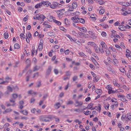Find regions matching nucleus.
Segmentation results:
<instances>
[{
  "mask_svg": "<svg viewBox=\"0 0 131 131\" xmlns=\"http://www.w3.org/2000/svg\"><path fill=\"white\" fill-rule=\"evenodd\" d=\"M107 47L105 43L103 41L101 42L99 45V51L101 53H103L104 51H106Z\"/></svg>",
  "mask_w": 131,
  "mask_h": 131,
  "instance_id": "nucleus-1",
  "label": "nucleus"
},
{
  "mask_svg": "<svg viewBox=\"0 0 131 131\" xmlns=\"http://www.w3.org/2000/svg\"><path fill=\"white\" fill-rule=\"evenodd\" d=\"M52 118L51 115H49L47 117L41 116L40 117V120L41 121H44L45 122H48L50 121V119Z\"/></svg>",
  "mask_w": 131,
  "mask_h": 131,
  "instance_id": "nucleus-2",
  "label": "nucleus"
},
{
  "mask_svg": "<svg viewBox=\"0 0 131 131\" xmlns=\"http://www.w3.org/2000/svg\"><path fill=\"white\" fill-rule=\"evenodd\" d=\"M121 13L122 15L123 16H126L128 14L131 13V11L129 10H127L124 8H123L121 10Z\"/></svg>",
  "mask_w": 131,
  "mask_h": 131,
  "instance_id": "nucleus-3",
  "label": "nucleus"
},
{
  "mask_svg": "<svg viewBox=\"0 0 131 131\" xmlns=\"http://www.w3.org/2000/svg\"><path fill=\"white\" fill-rule=\"evenodd\" d=\"M61 4L56 2H53L51 5H50V7L52 9H55L57 7H58L60 6L59 5Z\"/></svg>",
  "mask_w": 131,
  "mask_h": 131,
  "instance_id": "nucleus-4",
  "label": "nucleus"
},
{
  "mask_svg": "<svg viewBox=\"0 0 131 131\" xmlns=\"http://www.w3.org/2000/svg\"><path fill=\"white\" fill-rule=\"evenodd\" d=\"M78 34L81 37H83L84 38H88L89 37V35L84 33L81 32H79Z\"/></svg>",
  "mask_w": 131,
  "mask_h": 131,
  "instance_id": "nucleus-5",
  "label": "nucleus"
},
{
  "mask_svg": "<svg viewBox=\"0 0 131 131\" xmlns=\"http://www.w3.org/2000/svg\"><path fill=\"white\" fill-rule=\"evenodd\" d=\"M83 104V102L76 100L75 101L74 105L76 107H79L82 105Z\"/></svg>",
  "mask_w": 131,
  "mask_h": 131,
  "instance_id": "nucleus-6",
  "label": "nucleus"
},
{
  "mask_svg": "<svg viewBox=\"0 0 131 131\" xmlns=\"http://www.w3.org/2000/svg\"><path fill=\"white\" fill-rule=\"evenodd\" d=\"M37 17H38V20H39L40 19H44L46 18L45 16L42 14H37Z\"/></svg>",
  "mask_w": 131,
  "mask_h": 131,
  "instance_id": "nucleus-7",
  "label": "nucleus"
},
{
  "mask_svg": "<svg viewBox=\"0 0 131 131\" xmlns=\"http://www.w3.org/2000/svg\"><path fill=\"white\" fill-rule=\"evenodd\" d=\"M106 64L108 65L107 69L108 71L110 72H113V70L111 65L108 63H107Z\"/></svg>",
  "mask_w": 131,
  "mask_h": 131,
  "instance_id": "nucleus-8",
  "label": "nucleus"
},
{
  "mask_svg": "<svg viewBox=\"0 0 131 131\" xmlns=\"http://www.w3.org/2000/svg\"><path fill=\"white\" fill-rule=\"evenodd\" d=\"M32 73V71L31 70H29L28 72L27 73L29 74L26 77V81H28L29 79V78L31 76V74Z\"/></svg>",
  "mask_w": 131,
  "mask_h": 131,
  "instance_id": "nucleus-9",
  "label": "nucleus"
},
{
  "mask_svg": "<svg viewBox=\"0 0 131 131\" xmlns=\"http://www.w3.org/2000/svg\"><path fill=\"white\" fill-rule=\"evenodd\" d=\"M43 5L44 6L47 7L48 6H50L51 4V3L48 1H42Z\"/></svg>",
  "mask_w": 131,
  "mask_h": 131,
  "instance_id": "nucleus-10",
  "label": "nucleus"
},
{
  "mask_svg": "<svg viewBox=\"0 0 131 131\" xmlns=\"http://www.w3.org/2000/svg\"><path fill=\"white\" fill-rule=\"evenodd\" d=\"M79 17L76 16H74L73 17H72L71 18V20H72L73 22L74 23H78L79 22V21L78 20Z\"/></svg>",
  "mask_w": 131,
  "mask_h": 131,
  "instance_id": "nucleus-11",
  "label": "nucleus"
},
{
  "mask_svg": "<svg viewBox=\"0 0 131 131\" xmlns=\"http://www.w3.org/2000/svg\"><path fill=\"white\" fill-rule=\"evenodd\" d=\"M93 105V104L92 103H90L88 106L85 108H84L83 109V110H85L86 109H91Z\"/></svg>",
  "mask_w": 131,
  "mask_h": 131,
  "instance_id": "nucleus-12",
  "label": "nucleus"
},
{
  "mask_svg": "<svg viewBox=\"0 0 131 131\" xmlns=\"http://www.w3.org/2000/svg\"><path fill=\"white\" fill-rule=\"evenodd\" d=\"M95 110H97L99 111V113L100 112L101 110V105L100 104H98L97 106H96L95 107Z\"/></svg>",
  "mask_w": 131,
  "mask_h": 131,
  "instance_id": "nucleus-13",
  "label": "nucleus"
},
{
  "mask_svg": "<svg viewBox=\"0 0 131 131\" xmlns=\"http://www.w3.org/2000/svg\"><path fill=\"white\" fill-rule=\"evenodd\" d=\"M78 29L80 31H82L83 32L86 33L87 31V30L85 27H83L82 28L80 27H78Z\"/></svg>",
  "mask_w": 131,
  "mask_h": 131,
  "instance_id": "nucleus-14",
  "label": "nucleus"
},
{
  "mask_svg": "<svg viewBox=\"0 0 131 131\" xmlns=\"http://www.w3.org/2000/svg\"><path fill=\"white\" fill-rule=\"evenodd\" d=\"M52 18L53 19V22L56 24L58 25H61V23L59 21H57L56 19H54L55 18L54 17H52Z\"/></svg>",
  "mask_w": 131,
  "mask_h": 131,
  "instance_id": "nucleus-15",
  "label": "nucleus"
},
{
  "mask_svg": "<svg viewBox=\"0 0 131 131\" xmlns=\"http://www.w3.org/2000/svg\"><path fill=\"white\" fill-rule=\"evenodd\" d=\"M99 8L100 9L99 12V14L101 15L103 14L105 12V10L103 8L102 6H100Z\"/></svg>",
  "mask_w": 131,
  "mask_h": 131,
  "instance_id": "nucleus-16",
  "label": "nucleus"
},
{
  "mask_svg": "<svg viewBox=\"0 0 131 131\" xmlns=\"http://www.w3.org/2000/svg\"><path fill=\"white\" fill-rule=\"evenodd\" d=\"M51 69L52 68L51 67L49 66L48 67V69L47 70L46 72L47 75H48L50 74L51 72Z\"/></svg>",
  "mask_w": 131,
  "mask_h": 131,
  "instance_id": "nucleus-17",
  "label": "nucleus"
},
{
  "mask_svg": "<svg viewBox=\"0 0 131 131\" xmlns=\"http://www.w3.org/2000/svg\"><path fill=\"white\" fill-rule=\"evenodd\" d=\"M74 111L78 113H82L83 112V109L81 108L74 109L73 110Z\"/></svg>",
  "mask_w": 131,
  "mask_h": 131,
  "instance_id": "nucleus-18",
  "label": "nucleus"
},
{
  "mask_svg": "<svg viewBox=\"0 0 131 131\" xmlns=\"http://www.w3.org/2000/svg\"><path fill=\"white\" fill-rule=\"evenodd\" d=\"M12 111V110L10 108H9L7 109L5 111L3 112V113L4 114L7 113H8L11 112Z\"/></svg>",
  "mask_w": 131,
  "mask_h": 131,
  "instance_id": "nucleus-19",
  "label": "nucleus"
},
{
  "mask_svg": "<svg viewBox=\"0 0 131 131\" xmlns=\"http://www.w3.org/2000/svg\"><path fill=\"white\" fill-rule=\"evenodd\" d=\"M85 50L86 52H88L90 54H91L92 53V51L90 48L88 47H85Z\"/></svg>",
  "mask_w": 131,
  "mask_h": 131,
  "instance_id": "nucleus-20",
  "label": "nucleus"
},
{
  "mask_svg": "<svg viewBox=\"0 0 131 131\" xmlns=\"http://www.w3.org/2000/svg\"><path fill=\"white\" fill-rule=\"evenodd\" d=\"M118 28L120 30L122 31L125 30V26L122 25L119 26Z\"/></svg>",
  "mask_w": 131,
  "mask_h": 131,
  "instance_id": "nucleus-21",
  "label": "nucleus"
},
{
  "mask_svg": "<svg viewBox=\"0 0 131 131\" xmlns=\"http://www.w3.org/2000/svg\"><path fill=\"white\" fill-rule=\"evenodd\" d=\"M113 83L115 86H117L118 87H119L120 86V85L118 84L117 83V82L115 80H113Z\"/></svg>",
  "mask_w": 131,
  "mask_h": 131,
  "instance_id": "nucleus-22",
  "label": "nucleus"
},
{
  "mask_svg": "<svg viewBox=\"0 0 131 131\" xmlns=\"http://www.w3.org/2000/svg\"><path fill=\"white\" fill-rule=\"evenodd\" d=\"M54 106L55 108L57 109L60 107L61 106V105L59 103H57L54 105Z\"/></svg>",
  "mask_w": 131,
  "mask_h": 131,
  "instance_id": "nucleus-23",
  "label": "nucleus"
},
{
  "mask_svg": "<svg viewBox=\"0 0 131 131\" xmlns=\"http://www.w3.org/2000/svg\"><path fill=\"white\" fill-rule=\"evenodd\" d=\"M43 44L42 43L40 42L38 48L39 50L40 51H41L42 49Z\"/></svg>",
  "mask_w": 131,
  "mask_h": 131,
  "instance_id": "nucleus-24",
  "label": "nucleus"
},
{
  "mask_svg": "<svg viewBox=\"0 0 131 131\" xmlns=\"http://www.w3.org/2000/svg\"><path fill=\"white\" fill-rule=\"evenodd\" d=\"M20 112L22 113L24 115H27L28 114V112L26 110H23L20 111Z\"/></svg>",
  "mask_w": 131,
  "mask_h": 131,
  "instance_id": "nucleus-25",
  "label": "nucleus"
},
{
  "mask_svg": "<svg viewBox=\"0 0 131 131\" xmlns=\"http://www.w3.org/2000/svg\"><path fill=\"white\" fill-rule=\"evenodd\" d=\"M78 54L80 56L83 57L85 58L87 57L84 53L82 52H79Z\"/></svg>",
  "mask_w": 131,
  "mask_h": 131,
  "instance_id": "nucleus-26",
  "label": "nucleus"
},
{
  "mask_svg": "<svg viewBox=\"0 0 131 131\" xmlns=\"http://www.w3.org/2000/svg\"><path fill=\"white\" fill-rule=\"evenodd\" d=\"M88 45H90L92 46H94L96 45L95 43L93 42H88Z\"/></svg>",
  "mask_w": 131,
  "mask_h": 131,
  "instance_id": "nucleus-27",
  "label": "nucleus"
},
{
  "mask_svg": "<svg viewBox=\"0 0 131 131\" xmlns=\"http://www.w3.org/2000/svg\"><path fill=\"white\" fill-rule=\"evenodd\" d=\"M94 49L96 52L97 53H99V48L97 46H96V45L94 46Z\"/></svg>",
  "mask_w": 131,
  "mask_h": 131,
  "instance_id": "nucleus-28",
  "label": "nucleus"
},
{
  "mask_svg": "<svg viewBox=\"0 0 131 131\" xmlns=\"http://www.w3.org/2000/svg\"><path fill=\"white\" fill-rule=\"evenodd\" d=\"M77 6V3L76 2H73L72 4V7L74 8H76Z\"/></svg>",
  "mask_w": 131,
  "mask_h": 131,
  "instance_id": "nucleus-29",
  "label": "nucleus"
},
{
  "mask_svg": "<svg viewBox=\"0 0 131 131\" xmlns=\"http://www.w3.org/2000/svg\"><path fill=\"white\" fill-rule=\"evenodd\" d=\"M78 20L80 23H82V24H84L85 22V20L83 18H80L79 17Z\"/></svg>",
  "mask_w": 131,
  "mask_h": 131,
  "instance_id": "nucleus-30",
  "label": "nucleus"
},
{
  "mask_svg": "<svg viewBox=\"0 0 131 131\" xmlns=\"http://www.w3.org/2000/svg\"><path fill=\"white\" fill-rule=\"evenodd\" d=\"M26 63L27 64V65L26 67V68H27L28 67L30 64V61L29 59H27V60H26Z\"/></svg>",
  "mask_w": 131,
  "mask_h": 131,
  "instance_id": "nucleus-31",
  "label": "nucleus"
},
{
  "mask_svg": "<svg viewBox=\"0 0 131 131\" xmlns=\"http://www.w3.org/2000/svg\"><path fill=\"white\" fill-rule=\"evenodd\" d=\"M8 82L7 81H3V79L0 78V84H4L5 83Z\"/></svg>",
  "mask_w": 131,
  "mask_h": 131,
  "instance_id": "nucleus-32",
  "label": "nucleus"
},
{
  "mask_svg": "<svg viewBox=\"0 0 131 131\" xmlns=\"http://www.w3.org/2000/svg\"><path fill=\"white\" fill-rule=\"evenodd\" d=\"M40 68V67H38L37 66H36L34 68L33 71L35 72L38 71Z\"/></svg>",
  "mask_w": 131,
  "mask_h": 131,
  "instance_id": "nucleus-33",
  "label": "nucleus"
},
{
  "mask_svg": "<svg viewBox=\"0 0 131 131\" xmlns=\"http://www.w3.org/2000/svg\"><path fill=\"white\" fill-rule=\"evenodd\" d=\"M39 76V73L37 72L36 73H34L33 74V76L32 77V78H34L36 77L38 78Z\"/></svg>",
  "mask_w": 131,
  "mask_h": 131,
  "instance_id": "nucleus-34",
  "label": "nucleus"
},
{
  "mask_svg": "<svg viewBox=\"0 0 131 131\" xmlns=\"http://www.w3.org/2000/svg\"><path fill=\"white\" fill-rule=\"evenodd\" d=\"M73 41H74L75 43H77L78 45H79L81 44V42L76 39H74L73 40Z\"/></svg>",
  "mask_w": 131,
  "mask_h": 131,
  "instance_id": "nucleus-35",
  "label": "nucleus"
},
{
  "mask_svg": "<svg viewBox=\"0 0 131 131\" xmlns=\"http://www.w3.org/2000/svg\"><path fill=\"white\" fill-rule=\"evenodd\" d=\"M99 25H100L104 27L103 28L105 29H106L107 28V27H108V26L106 25L105 24H101Z\"/></svg>",
  "mask_w": 131,
  "mask_h": 131,
  "instance_id": "nucleus-36",
  "label": "nucleus"
},
{
  "mask_svg": "<svg viewBox=\"0 0 131 131\" xmlns=\"http://www.w3.org/2000/svg\"><path fill=\"white\" fill-rule=\"evenodd\" d=\"M127 51H128L130 52V51L128 49H126V52L127 53L126 54V57L127 58H128V57L130 56V54L129 52H127Z\"/></svg>",
  "mask_w": 131,
  "mask_h": 131,
  "instance_id": "nucleus-37",
  "label": "nucleus"
},
{
  "mask_svg": "<svg viewBox=\"0 0 131 131\" xmlns=\"http://www.w3.org/2000/svg\"><path fill=\"white\" fill-rule=\"evenodd\" d=\"M48 35L50 36H54L55 33L52 32H50L48 33Z\"/></svg>",
  "mask_w": 131,
  "mask_h": 131,
  "instance_id": "nucleus-38",
  "label": "nucleus"
},
{
  "mask_svg": "<svg viewBox=\"0 0 131 131\" xmlns=\"http://www.w3.org/2000/svg\"><path fill=\"white\" fill-rule=\"evenodd\" d=\"M14 47L15 49H18L20 48V46L18 44L16 43L14 45Z\"/></svg>",
  "mask_w": 131,
  "mask_h": 131,
  "instance_id": "nucleus-39",
  "label": "nucleus"
},
{
  "mask_svg": "<svg viewBox=\"0 0 131 131\" xmlns=\"http://www.w3.org/2000/svg\"><path fill=\"white\" fill-rule=\"evenodd\" d=\"M96 92L98 95H101L102 93V91L101 90H97L96 91Z\"/></svg>",
  "mask_w": 131,
  "mask_h": 131,
  "instance_id": "nucleus-40",
  "label": "nucleus"
},
{
  "mask_svg": "<svg viewBox=\"0 0 131 131\" xmlns=\"http://www.w3.org/2000/svg\"><path fill=\"white\" fill-rule=\"evenodd\" d=\"M112 89H110L108 91V93L109 94H113L114 93V91L112 90Z\"/></svg>",
  "mask_w": 131,
  "mask_h": 131,
  "instance_id": "nucleus-41",
  "label": "nucleus"
},
{
  "mask_svg": "<svg viewBox=\"0 0 131 131\" xmlns=\"http://www.w3.org/2000/svg\"><path fill=\"white\" fill-rule=\"evenodd\" d=\"M4 38L5 39H7L8 37V33L5 32L4 34Z\"/></svg>",
  "mask_w": 131,
  "mask_h": 131,
  "instance_id": "nucleus-42",
  "label": "nucleus"
},
{
  "mask_svg": "<svg viewBox=\"0 0 131 131\" xmlns=\"http://www.w3.org/2000/svg\"><path fill=\"white\" fill-rule=\"evenodd\" d=\"M78 79V76L77 75L74 76L72 78V80L73 81H75L77 80Z\"/></svg>",
  "mask_w": 131,
  "mask_h": 131,
  "instance_id": "nucleus-43",
  "label": "nucleus"
},
{
  "mask_svg": "<svg viewBox=\"0 0 131 131\" xmlns=\"http://www.w3.org/2000/svg\"><path fill=\"white\" fill-rule=\"evenodd\" d=\"M83 112L84 113V114L86 115H89L91 113V112L88 111H87L86 112L84 111Z\"/></svg>",
  "mask_w": 131,
  "mask_h": 131,
  "instance_id": "nucleus-44",
  "label": "nucleus"
},
{
  "mask_svg": "<svg viewBox=\"0 0 131 131\" xmlns=\"http://www.w3.org/2000/svg\"><path fill=\"white\" fill-rule=\"evenodd\" d=\"M41 81H38L37 83V87L39 88L40 86L41 85Z\"/></svg>",
  "mask_w": 131,
  "mask_h": 131,
  "instance_id": "nucleus-45",
  "label": "nucleus"
},
{
  "mask_svg": "<svg viewBox=\"0 0 131 131\" xmlns=\"http://www.w3.org/2000/svg\"><path fill=\"white\" fill-rule=\"evenodd\" d=\"M7 90L10 92H12L13 91V88H12L9 86H8L7 87Z\"/></svg>",
  "mask_w": 131,
  "mask_h": 131,
  "instance_id": "nucleus-46",
  "label": "nucleus"
},
{
  "mask_svg": "<svg viewBox=\"0 0 131 131\" xmlns=\"http://www.w3.org/2000/svg\"><path fill=\"white\" fill-rule=\"evenodd\" d=\"M20 38L22 39H23L25 38V35L23 34H20Z\"/></svg>",
  "mask_w": 131,
  "mask_h": 131,
  "instance_id": "nucleus-47",
  "label": "nucleus"
},
{
  "mask_svg": "<svg viewBox=\"0 0 131 131\" xmlns=\"http://www.w3.org/2000/svg\"><path fill=\"white\" fill-rule=\"evenodd\" d=\"M64 22H65V24L66 25H68L69 24H70L69 22L68 19L67 18H66L65 19Z\"/></svg>",
  "mask_w": 131,
  "mask_h": 131,
  "instance_id": "nucleus-48",
  "label": "nucleus"
},
{
  "mask_svg": "<svg viewBox=\"0 0 131 131\" xmlns=\"http://www.w3.org/2000/svg\"><path fill=\"white\" fill-rule=\"evenodd\" d=\"M35 47H33L32 49L31 50V55L32 56H33L35 53Z\"/></svg>",
  "mask_w": 131,
  "mask_h": 131,
  "instance_id": "nucleus-49",
  "label": "nucleus"
},
{
  "mask_svg": "<svg viewBox=\"0 0 131 131\" xmlns=\"http://www.w3.org/2000/svg\"><path fill=\"white\" fill-rule=\"evenodd\" d=\"M106 88L108 90H110V89H112V88L111 87V85H107L106 87Z\"/></svg>",
  "mask_w": 131,
  "mask_h": 131,
  "instance_id": "nucleus-50",
  "label": "nucleus"
},
{
  "mask_svg": "<svg viewBox=\"0 0 131 131\" xmlns=\"http://www.w3.org/2000/svg\"><path fill=\"white\" fill-rule=\"evenodd\" d=\"M60 30H62L65 32H66L67 30L64 27H60Z\"/></svg>",
  "mask_w": 131,
  "mask_h": 131,
  "instance_id": "nucleus-51",
  "label": "nucleus"
},
{
  "mask_svg": "<svg viewBox=\"0 0 131 131\" xmlns=\"http://www.w3.org/2000/svg\"><path fill=\"white\" fill-rule=\"evenodd\" d=\"M91 59L92 61L94 63H96L98 64L97 62L96 61L93 57H91Z\"/></svg>",
  "mask_w": 131,
  "mask_h": 131,
  "instance_id": "nucleus-52",
  "label": "nucleus"
},
{
  "mask_svg": "<svg viewBox=\"0 0 131 131\" xmlns=\"http://www.w3.org/2000/svg\"><path fill=\"white\" fill-rule=\"evenodd\" d=\"M98 3L101 5L105 3L102 0H99L98 1Z\"/></svg>",
  "mask_w": 131,
  "mask_h": 131,
  "instance_id": "nucleus-53",
  "label": "nucleus"
},
{
  "mask_svg": "<svg viewBox=\"0 0 131 131\" xmlns=\"http://www.w3.org/2000/svg\"><path fill=\"white\" fill-rule=\"evenodd\" d=\"M48 94L47 93L44 94L43 95V98L44 100H45L46 98H47L48 97Z\"/></svg>",
  "mask_w": 131,
  "mask_h": 131,
  "instance_id": "nucleus-54",
  "label": "nucleus"
},
{
  "mask_svg": "<svg viewBox=\"0 0 131 131\" xmlns=\"http://www.w3.org/2000/svg\"><path fill=\"white\" fill-rule=\"evenodd\" d=\"M74 8L72 7H70L69 8V9L68 10V11H73L74 9Z\"/></svg>",
  "mask_w": 131,
  "mask_h": 131,
  "instance_id": "nucleus-55",
  "label": "nucleus"
},
{
  "mask_svg": "<svg viewBox=\"0 0 131 131\" xmlns=\"http://www.w3.org/2000/svg\"><path fill=\"white\" fill-rule=\"evenodd\" d=\"M126 97L129 99H131V94L129 93L127 94Z\"/></svg>",
  "mask_w": 131,
  "mask_h": 131,
  "instance_id": "nucleus-56",
  "label": "nucleus"
},
{
  "mask_svg": "<svg viewBox=\"0 0 131 131\" xmlns=\"http://www.w3.org/2000/svg\"><path fill=\"white\" fill-rule=\"evenodd\" d=\"M43 24L44 25H45V27H46L48 28H50L51 27V26L50 25L48 24H45V22L43 23Z\"/></svg>",
  "mask_w": 131,
  "mask_h": 131,
  "instance_id": "nucleus-57",
  "label": "nucleus"
},
{
  "mask_svg": "<svg viewBox=\"0 0 131 131\" xmlns=\"http://www.w3.org/2000/svg\"><path fill=\"white\" fill-rule=\"evenodd\" d=\"M131 74L129 72L127 73L126 75L128 78H131Z\"/></svg>",
  "mask_w": 131,
  "mask_h": 131,
  "instance_id": "nucleus-58",
  "label": "nucleus"
},
{
  "mask_svg": "<svg viewBox=\"0 0 131 131\" xmlns=\"http://www.w3.org/2000/svg\"><path fill=\"white\" fill-rule=\"evenodd\" d=\"M117 96L118 97L121 98L122 97H124V96L123 95H121L120 94H118L117 95Z\"/></svg>",
  "mask_w": 131,
  "mask_h": 131,
  "instance_id": "nucleus-59",
  "label": "nucleus"
},
{
  "mask_svg": "<svg viewBox=\"0 0 131 131\" xmlns=\"http://www.w3.org/2000/svg\"><path fill=\"white\" fill-rule=\"evenodd\" d=\"M91 73L95 79H96V75L93 72H91Z\"/></svg>",
  "mask_w": 131,
  "mask_h": 131,
  "instance_id": "nucleus-60",
  "label": "nucleus"
},
{
  "mask_svg": "<svg viewBox=\"0 0 131 131\" xmlns=\"http://www.w3.org/2000/svg\"><path fill=\"white\" fill-rule=\"evenodd\" d=\"M101 35L103 37H105L106 35V34L105 32L103 31Z\"/></svg>",
  "mask_w": 131,
  "mask_h": 131,
  "instance_id": "nucleus-61",
  "label": "nucleus"
},
{
  "mask_svg": "<svg viewBox=\"0 0 131 131\" xmlns=\"http://www.w3.org/2000/svg\"><path fill=\"white\" fill-rule=\"evenodd\" d=\"M89 66L91 69H94L95 68V67L93 64H90Z\"/></svg>",
  "mask_w": 131,
  "mask_h": 131,
  "instance_id": "nucleus-62",
  "label": "nucleus"
},
{
  "mask_svg": "<svg viewBox=\"0 0 131 131\" xmlns=\"http://www.w3.org/2000/svg\"><path fill=\"white\" fill-rule=\"evenodd\" d=\"M63 14L62 13H59L58 14V17L59 18H61L62 17V16L63 15Z\"/></svg>",
  "mask_w": 131,
  "mask_h": 131,
  "instance_id": "nucleus-63",
  "label": "nucleus"
},
{
  "mask_svg": "<svg viewBox=\"0 0 131 131\" xmlns=\"http://www.w3.org/2000/svg\"><path fill=\"white\" fill-rule=\"evenodd\" d=\"M13 96L14 99H15L17 97L18 95L17 94H13Z\"/></svg>",
  "mask_w": 131,
  "mask_h": 131,
  "instance_id": "nucleus-64",
  "label": "nucleus"
}]
</instances>
